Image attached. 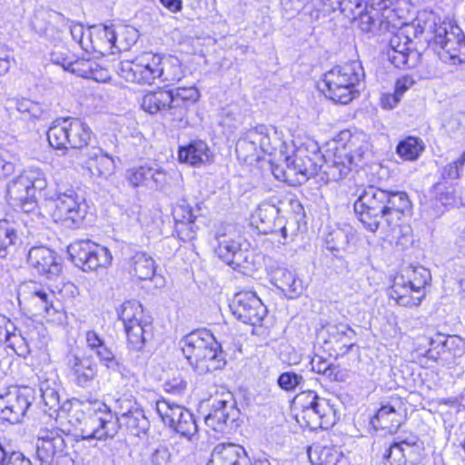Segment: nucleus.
Listing matches in <instances>:
<instances>
[{
  "instance_id": "obj_3",
  "label": "nucleus",
  "mask_w": 465,
  "mask_h": 465,
  "mask_svg": "<svg viewBox=\"0 0 465 465\" xmlns=\"http://www.w3.org/2000/svg\"><path fill=\"white\" fill-rule=\"evenodd\" d=\"M365 74L360 61L353 60L336 65L323 74V92L335 103L347 104L360 94L357 86Z\"/></svg>"
},
{
  "instance_id": "obj_13",
  "label": "nucleus",
  "mask_w": 465,
  "mask_h": 465,
  "mask_svg": "<svg viewBox=\"0 0 465 465\" xmlns=\"http://www.w3.org/2000/svg\"><path fill=\"white\" fill-rule=\"evenodd\" d=\"M5 315L0 314V343L8 342L18 354H29L33 350L39 348V331L36 326L25 331L19 330Z\"/></svg>"
},
{
  "instance_id": "obj_60",
  "label": "nucleus",
  "mask_w": 465,
  "mask_h": 465,
  "mask_svg": "<svg viewBox=\"0 0 465 465\" xmlns=\"http://www.w3.org/2000/svg\"><path fill=\"white\" fill-rule=\"evenodd\" d=\"M465 165V151L455 161L446 164L440 171V175L443 180H455L460 178V175L464 171Z\"/></svg>"
},
{
  "instance_id": "obj_64",
  "label": "nucleus",
  "mask_w": 465,
  "mask_h": 465,
  "mask_svg": "<svg viewBox=\"0 0 465 465\" xmlns=\"http://www.w3.org/2000/svg\"><path fill=\"white\" fill-rule=\"evenodd\" d=\"M178 404L170 402L166 400H161L156 401L155 410L165 425L170 426L173 415L175 414V411H178Z\"/></svg>"
},
{
  "instance_id": "obj_27",
  "label": "nucleus",
  "mask_w": 465,
  "mask_h": 465,
  "mask_svg": "<svg viewBox=\"0 0 465 465\" xmlns=\"http://www.w3.org/2000/svg\"><path fill=\"white\" fill-rule=\"evenodd\" d=\"M173 99L172 92L169 89L158 88L156 91L149 92L143 95L141 106L151 114L169 111L173 115Z\"/></svg>"
},
{
  "instance_id": "obj_25",
  "label": "nucleus",
  "mask_w": 465,
  "mask_h": 465,
  "mask_svg": "<svg viewBox=\"0 0 465 465\" xmlns=\"http://www.w3.org/2000/svg\"><path fill=\"white\" fill-rule=\"evenodd\" d=\"M86 159L84 163L91 175L108 178L115 169L114 160L103 152L99 147H92L85 152Z\"/></svg>"
},
{
  "instance_id": "obj_29",
  "label": "nucleus",
  "mask_w": 465,
  "mask_h": 465,
  "mask_svg": "<svg viewBox=\"0 0 465 465\" xmlns=\"http://www.w3.org/2000/svg\"><path fill=\"white\" fill-rule=\"evenodd\" d=\"M390 297L399 305L406 307H417L424 299V294L414 293L410 284L405 282V276L395 277L391 287Z\"/></svg>"
},
{
  "instance_id": "obj_62",
  "label": "nucleus",
  "mask_w": 465,
  "mask_h": 465,
  "mask_svg": "<svg viewBox=\"0 0 465 465\" xmlns=\"http://www.w3.org/2000/svg\"><path fill=\"white\" fill-rule=\"evenodd\" d=\"M95 29L97 36L104 42L106 50L116 48L117 27L115 28L114 25H102Z\"/></svg>"
},
{
  "instance_id": "obj_28",
  "label": "nucleus",
  "mask_w": 465,
  "mask_h": 465,
  "mask_svg": "<svg viewBox=\"0 0 465 465\" xmlns=\"http://www.w3.org/2000/svg\"><path fill=\"white\" fill-rule=\"evenodd\" d=\"M226 354L218 342V347L210 346L209 349L195 361L192 367L203 375L217 370H222L226 365Z\"/></svg>"
},
{
  "instance_id": "obj_47",
  "label": "nucleus",
  "mask_w": 465,
  "mask_h": 465,
  "mask_svg": "<svg viewBox=\"0 0 465 465\" xmlns=\"http://www.w3.org/2000/svg\"><path fill=\"white\" fill-rule=\"evenodd\" d=\"M158 74L157 79H161L162 82L168 84H173L179 82L184 76V72L178 59H163L161 57V65Z\"/></svg>"
},
{
  "instance_id": "obj_53",
  "label": "nucleus",
  "mask_w": 465,
  "mask_h": 465,
  "mask_svg": "<svg viewBox=\"0 0 465 465\" xmlns=\"http://www.w3.org/2000/svg\"><path fill=\"white\" fill-rule=\"evenodd\" d=\"M173 430L190 441H193L198 437V425L196 424L193 414L188 410L183 417L177 421Z\"/></svg>"
},
{
  "instance_id": "obj_35",
  "label": "nucleus",
  "mask_w": 465,
  "mask_h": 465,
  "mask_svg": "<svg viewBox=\"0 0 465 465\" xmlns=\"http://www.w3.org/2000/svg\"><path fill=\"white\" fill-rule=\"evenodd\" d=\"M312 411L316 417L313 419L305 418L304 420L306 425L312 430L317 428L328 429L336 422L335 410L326 399L320 400Z\"/></svg>"
},
{
  "instance_id": "obj_23",
  "label": "nucleus",
  "mask_w": 465,
  "mask_h": 465,
  "mask_svg": "<svg viewBox=\"0 0 465 465\" xmlns=\"http://www.w3.org/2000/svg\"><path fill=\"white\" fill-rule=\"evenodd\" d=\"M247 451L233 443H220L212 452L208 465H247Z\"/></svg>"
},
{
  "instance_id": "obj_33",
  "label": "nucleus",
  "mask_w": 465,
  "mask_h": 465,
  "mask_svg": "<svg viewBox=\"0 0 465 465\" xmlns=\"http://www.w3.org/2000/svg\"><path fill=\"white\" fill-rule=\"evenodd\" d=\"M129 272L140 281L152 280L155 274V262L144 252H136L128 262Z\"/></svg>"
},
{
  "instance_id": "obj_11",
  "label": "nucleus",
  "mask_w": 465,
  "mask_h": 465,
  "mask_svg": "<svg viewBox=\"0 0 465 465\" xmlns=\"http://www.w3.org/2000/svg\"><path fill=\"white\" fill-rule=\"evenodd\" d=\"M161 56L151 52L143 53L133 61H123L118 74L127 82L152 84L159 76Z\"/></svg>"
},
{
  "instance_id": "obj_45",
  "label": "nucleus",
  "mask_w": 465,
  "mask_h": 465,
  "mask_svg": "<svg viewBox=\"0 0 465 465\" xmlns=\"http://www.w3.org/2000/svg\"><path fill=\"white\" fill-rule=\"evenodd\" d=\"M216 239L218 245L215 248V253L221 260L231 266L236 252L241 249V244L226 233L217 232Z\"/></svg>"
},
{
  "instance_id": "obj_39",
  "label": "nucleus",
  "mask_w": 465,
  "mask_h": 465,
  "mask_svg": "<svg viewBox=\"0 0 465 465\" xmlns=\"http://www.w3.org/2000/svg\"><path fill=\"white\" fill-rule=\"evenodd\" d=\"M324 331L328 333L330 342L341 343L347 352L355 345L356 332L347 323H327Z\"/></svg>"
},
{
  "instance_id": "obj_50",
  "label": "nucleus",
  "mask_w": 465,
  "mask_h": 465,
  "mask_svg": "<svg viewBox=\"0 0 465 465\" xmlns=\"http://www.w3.org/2000/svg\"><path fill=\"white\" fill-rule=\"evenodd\" d=\"M423 149L424 146L420 139L409 136L399 143L396 152L404 160L413 161L420 156Z\"/></svg>"
},
{
  "instance_id": "obj_42",
  "label": "nucleus",
  "mask_w": 465,
  "mask_h": 465,
  "mask_svg": "<svg viewBox=\"0 0 465 465\" xmlns=\"http://www.w3.org/2000/svg\"><path fill=\"white\" fill-rule=\"evenodd\" d=\"M278 213L279 209L276 206L268 203L261 204L256 213V217L259 220L258 230L264 234L277 233L276 218Z\"/></svg>"
},
{
  "instance_id": "obj_9",
  "label": "nucleus",
  "mask_w": 465,
  "mask_h": 465,
  "mask_svg": "<svg viewBox=\"0 0 465 465\" xmlns=\"http://www.w3.org/2000/svg\"><path fill=\"white\" fill-rule=\"evenodd\" d=\"M36 459L40 465H74L64 438L57 429H41L37 434Z\"/></svg>"
},
{
  "instance_id": "obj_57",
  "label": "nucleus",
  "mask_w": 465,
  "mask_h": 465,
  "mask_svg": "<svg viewBox=\"0 0 465 465\" xmlns=\"http://www.w3.org/2000/svg\"><path fill=\"white\" fill-rule=\"evenodd\" d=\"M0 465H32V462L21 451L6 450L0 442Z\"/></svg>"
},
{
  "instance_id": "obj_12",
  "label": "nucleus",
  "mask_w": 465,
  "mask_h": 465,
  "mask_svg": "<svg viewBox=\"0 0 465 465\" xmlns=\"http://www.w3.org/2000/svg\"><path fill=\"white\" fill-rule=\"evenodd\" d=\"M434 44L444 63L465 64V35L459 27L447 30L446 25H436Z\"/></svg>"
},
{
  "instance_id": "obj_31",
  "label": "nucleus",
  "mask_w": 465,
  "mask_h": 465,
  "mask_svg": "<svg viewBox=\"0 0 465 465\" xmlns=\"http://www.w3.org/2000/svg\"><path fill=\"white\" fill-rule=\"evenodd\" d=\"M332 4L337 5V7H333L334 10L339 9L343 14L347 11L353 13L352 5H354L355 8L359 10V26L363 32L373 33L380 25L379 17L361 11L362 2L361 0H355L354 2L352 0H332Z\"/></svg>"
},
{
  "instance_id": "obj_24",
  "label": "nucleus",
  "mask_w": 465,
  "mask_h": 465,
  "mask_svg": "<svg viewBox=\"0 0 465 465\" xmlns=\"http://www.w3.org/2000/svg\"><path fill=\"white\" fill-rule=\"evenodd\" d=\"M363 153L361 148H359L353 153H335L331 163L328 164L324 171L327 179L339 181L346 177L352 168L361 161Z\"/></svg>"
},
{
  "instance_id": "obj_46",
  "label": "nucleus",
  "mask_w": 465,
  "mask_h": 465,
  "mask_svg": "<svg viewBox=\"0 0 465 465\" xmlns=\"http://www.w3.org/2000/svg\"><path fill=\"white\" fill-rule=\"evenodd\" d=\"M122 420L129 432L137 437L146 434L150 429V421L142 406L122 418Z\"/></svg>"
},
{
  "instance_id": "obj_14",
  "label": "nucleus",
  "mask_w": 465,
  "mask_h": 465,
  "mask_svg": "<svg viewBox=\"0 0 465 465\" xmlns=\"http://www.w3.org/2000/svg\"><path fill=\"white\" fill-rule=\"evenodd\" d=\"M35 398L36 392L31 387L13 388L3 398L4 407L1 409V418L11 424L21 422Z\"/></svg>"
},
{
  "instance_id": "obj_17",
  "label": "nucleus",
  "mask_w": 465,
  "mask_h": 465,
  "mask_svg": "<svg viewBox=\"0 0 465 465\" xmlns=\"http://www.w3.org/2000/svg\"><path fill=\"white\" fill-rule=\"evenodd\" d=\"M411 33L414 34L413 27L405 25L393 34L390 39L387 53L388 60L397 68L404 69L415 64L414 60L411 61V58L416 57V53L411 46L412 45Z\"/></svg>"
},
{
  "instance_id": "obj_7",
  "label": "nucleus",
  "mask_w": 465,
  "mask_h": 465,
  "mask_svg": "<svg viewBox=\"0 0 465 465\" xmlns=\"http://www.w3.org/2000/svg\"><path fill=\"white\" fill-rule=\"evenodd\" d=\"M46 184L41 170L27 169L8 183L6 199L15 208L29 213L36 206V192L44 190Z\"/></svg>"
},
{
  "instance_id": "obj_51",
  "label": "nucleus",
  "mask_w": 465,
  "mask_h": 465,
  "mask_svg": "<svg viewBox=\"0 0 465 465\" xmlns=\"http://www.w3.org/2000/svg\"><path fill=\"white\" fill-rule=\"evenodd\" d=\"M312 370L324 375L330 381H339L342 380V371L338 365L330 363L322 356L315 355L311 361Z\"/></svg>"
},
{
  "instance_id": "obj_2",
  "label": "nucleus",
  "mask_w": 465,
  "mask_h": 465,
  "mask_svg": "<svg viewBox=\"0 0 465 465\" xmlns=\"http://www.w3.org/2000/svg\"><path fill=\"white\" fill-rule=\"evenodd\" d=\"M142 405L129 392L123 393L114 399V412L104 402L95 401L93 404V414L89 416L85 428L82 430L84 440H103L114 438L120 429V418L134 411Z\"/></svg>"
},
{
  "instance_id": "obj_63",
  "label": "nucleus",
  "mask_w": 465,
  "mask_h": 465,
  "mask_svg": "<svg viewBox=\"0 0 465 465\" xmlns=\"http://www.w3.org/2000/svg\"><path fill=\"white\" fill-rule=\"evenodd\" d=\"M277 382L280 388L286 391H291L298 387H302L304 383V379L300 374L292 371H286L278 377Z\"/></svg>"
},
{
  "instance_id": "obj_4",
  "label": "nucleus",
  "mask_w": 465,
  "mask_h": 465,
  "mask_svg": "<svg viewBox=\"0 0 465 465\" xmlns=\"http://www.w3.org/2000/svg\"><path fill=\"white\" fill-rule=\"evenodd\" d=\"M18 300L36 314L46 317L47 321L63 323L66 318L54 292L46 285L36 282L23 283L18 291Z\"/></svg>"
},
{
  "instance_id": "obj_22",
  "label": "nucleus",
  "mask_w": 465,
  "mask_h": 465,
  "mask_svg": "<svg viewBox=\"0 0 465 465\" xmlns=\"http://www.w3.org/2000/svg\"><path fill=\"white\" fill-rule=\"evenodd\" d=\"M27 261L39 274L45 275L47 278L58 275L62 269L55 252L45 246L31 248L27 255Z\"/></svg>"
},
{
  "instance_id": "obj_55",
  "label": "nucleus",
  "mask_w": 465,
  "mask_h": 465,
  "mask_svg": "<svg viewBox=\"0 0 465 465\" xmlns=\"http://www.w3.org/2000/svg\"><path fill=\"white\" fill-rule=\"evenodd\" d=\"M242 114L237 105H229L223 108L220 114V124L227 128L228 131H232L241 124Z\"/></svg>"
},
{
  "instance_id": "obj_52",
  "label": "nucleus",
  "mask_w": 465,
  "mask_h": 465,
  "mask_svg": "<svg viewBox=\"0 0 465 465\" xmlns=\"http://www.w3.org/2000/svg\"><path fill=\"white\" fill-rule=\"evenodd\" d=\"M324 398L319 397L313 391H302L295 397V403L301 408V416L304 420L305 418H315L316 416L312 411L314 406L318 404L320 400Z\"/></svg>"
},
{
  "instance_id": "obj_1",
  "label": "nucleus",
  "mask_w": 465,
  "mask_h": 465,
  "mask_svg": "<svg viewBox=\"0 0 465 465\" xmlns=\"http://www.w3.org/2000/svg\"><path fill=\"white\" fill-rule=\"evenodd\" d=\"M411 210V203L405 192L375 185L363 188L354 203L356 215L371 232H376L382 222L388 226H397Z\"/></svg>"
},
{
  "instance_id": "obj_40",
  "label": "nucleus",
  "mask_w": 465,
  "mask_h": 465,
  "mask_svg": "<svg viewBox=\"0 0 465 465\" xmlns=\"http://www.w3.org/2000/svg\"><path fill=\"white\" fill-rule=\"evenodd\" d=\"M258 134L252 128L242 134L235 145V152L243 161H257L262 158L256 138Z\"/></svg>"
},
{
  "instance_id": "obj_5",
  "label": "nucleus",
  "mask_w": 465,
  "mask_h": 465,
  "mask_svg": "<svg viewBox=\"0 0 465 465\" xmlns=\"http://www.w3.org/2000/svg\"><path fill=\"white\" fill-rule=\"evenodd\" d=\"M49 206L54 220L71 228L79 227L86 214L84 197L71 185L57 184Z\"/></svg>"
},
{
  "instance_id": "obj_19",
  "label": "nucleus",
  "mask_w": 465,
  "mask_h": 465,
  "mask_svg": "<svg viewBox=\"0 0 465 465\" xmlns=\"http://www.w3.org/2000/svg\"><path fill=\"white\" fill-rule=\"evenodd\" d=\"M66 366L71 381L83 389L91 388L98 374V364L91 356L70 355Z\"/></svg>"
},
{
  "instance_id": "obj_48",
  "label": "nucleus",
  "mask_w": 465,
  "mask_h": 465,
  "mask_svg": "<svg viewBox=\"0 0 465 465\" xmlns=\"http://www.w3.org/2000/svg\"><path fill=\"white\" fill-rule=\"evenodd\" d=\"M405 282L410 284L414 293L425 295V286L430 280V272L422 266L409 268L405 271Z\"/></svg>"
},
{
  "instance_id": "obj_30",
  "label": "nucleus",
  "mask_w": 465,
  "mask_h": 465,
  "mask_svg": "<svg viewBox=\"0 0 465 465\" xmlns=\"http://www.w3.org/2000/svg\"><path fill=\"white\" fill-rule=\"evenodd\" d=\"M309 460L312 465H345L343 453L331 446L313 444L307 450Z\"/></svg>"
},
{
  "instance_id": "obj_36",
  "label": "nucleus",
  "mask_w": 465,
  "mask_h": 465,
  "mask_svg": "<svg viewBox=\"0 0 465 465\" xmlns=\"http://www.w3.org/2000/svg\"><path fill=\"white\" fill-rule=\"evenodd\" d=\"M173 94V115L182 118L189 106L193 105L200 97L198 89L194 86L178 87L169 89Z\"/></svg>"
},
{
  "instance_id": "obj_54",
  "label": "nucleus",
  "mask_w": 465,
  "mask_h": 465,
  "mask_svg": "<svg viewBox=\"0 0 465 465\" xmlns=\"http://www.w3.org/2000/svg\"><path fill=\"white\" fill-rule=\"evenodd\" d=\"M138 38L139 33L134 27L120 25L117 27L115 49L126 51L137 42Z\"/></svg>"
},
{
  "instance_id": "obj_8",
  "label": "nucleus",
  "mask_w": 465,
  "mask_h": 465,
  "mask_svg": "<svg viewBox=\"0 0 465 465\" xmlns=\"http://www.w3.org/2000/svg\"><path fill=\"white\" fill-rule=\"evenodd\" d=\"M116 311L119 320L124 323L129 348L136 351L143 350L153 338V326L143 319L142 304L136 300H128Z\"/></svg>"
},
{
  "instance_id": "obj_59",
  "label": "nucleus",
  "mask_w": 465,
  "mask_h": 465,
  "mask_svg": "<svg viewBox=\"0 0 465 465\" xmlns=\"http://www.w3.org/2000/svg\"><path fill=\"white\" fill-rule=\"evenodd\" d=\"M99 361L109 370L113 371H120L123 367L122 363L117 360L113 351L104 343L94 351Z\"/></svg>"
},
{
  "instance_id": "obj_49",
  "label": "nucleus",
  "mask_w": 465,
  "mask_h": 465,
  "mask_svg": "<svg viewBox=\"0 0 465 465\" xmlns=\"http://www.w3.org/2000/svg\"><path fill=\"white\" fill-rule=\"evenodd\" d=\"M292 156H295L298 163H301L300 164L302 163V158H311L318 163H327L318 143L312 138H306L299 144H295V151Z\"/></svg>"
},
{
  "instance_id": "obj_38",
  "label": "nucleus",
  "mask_w": 465,
  "mask_h": 465,
  "mask_svg": "<svg viewBox=\"0 0 465 465\" xmlns=\"http://www.w3.org/2000/svg\"><path fill=\"white\" fill-rule=\"evenodd\" d=\"M252 131L258 134L256 138L260 153L272 155L282 144L276 130L264 124H258L252 128Z\"/></svg>"
},
{
  "instance_id": "obj_10",
  "label": "nucleus",
  "mask_w": 465,
  "mask_h": 465,
  "mask_svg": "<svg viewBox=\"0 0 465 465\" xmlns=\"http://www.w3.org/2000/svg\"><path fill=\"white\" fill-rule=\"evenodd\" d=\"M71 261L84 272L96 271L112 263L110 251L91 240H77L67 247Z\"/></svg>"
},
{
  "instance_id": "obj_41",
  "label": "nucleus",
  "mask_w": 465,
  "mask_h": 465,
  "mask_svg": "<svg viewBox=\"0 0 465 465\" xmlns=\"http://www.w3.org/2000/svg\"><path fill=\"white\" fill-rule=\"evenodd\" d=\"M39 391L44 404V412L51 418L57 415L58 411L62 409V405L55 382L50 381H42Z\"/></svg>"
},
{
  "instance_id": "obj_34",
  "label": "nucleus",
  "mask_w": 465,
  "mask_h": 465,
  "mask_svg": "<svg viewBox=\"0 0 465 465\" xmlns=\"http://www.w3.org/2000/svg\"><path fill=\"white\" fill-rule=\"evenodd\" d=\"M178 158L181 163L199 166L210 160V150L203 141H193L184 147H180Z\"/></svg>"
},
{
  "instance_id": "obj_43",
  "label": "nucleus",
  "mask_w": 465,
  "mask_h": 465,
  "mask_svg": "<svg viewBox=\"0 0 465 465\" xmlns=\"http://www.w3.org/2000/svg\"><path fill=\"white\" fill-rule=\"evenodd\" d=\"M439 341V345H440V351L434 353V349H430L427 351V357L429 359H432L437 361L440 357V353L445 354L449 353L453 358L460 357L465 351V342L459 336H448L441 337Z\"/></svg>"
},
{
  "instance_id": "obj_44",
  "label": "nucleus",
  "mask_w": 465,
  "mask_h": 465,
  "mask_svg": "<svg viewBox=\"0 0 465 465\" xmlns=\"http://www.w3.org/2000/svg\"><path fill=\"white\" fill-rule=\"evenodd\" d=\"M17 241L15 223L6 219L0 220V258L9 255Z\"/></svg>"
},
{
  "instance_id": "obj_56",
  "label": "nucleus",
  "mask_w": 465,
  "mask_h": 465,
  "mask_svg": "<svg viewBox=\"0 0 465 465\" xmlns=\"http://www.w3.org/2000/svg\"><path fill=\"white\" fill-rule=\"evenodd\" d=\"M151 166L134 167L126 172V178L134 187L149 186Z\"/></svg>"
},
{
  "instance_id": "obj_37",
  "label": "nucleus",
  "mask_w": 465,
  "mask_h": 465,
  "mask_svg": "<svg viewBox=\"0 0 465 465\" xmlns=\"http://www.w3.org/2000/svg\"><path fill=\"white\" fill-rule=\"evenodd\" d=\"M273 280L277 288L292 298L302 292V282L289 269H276L273 272Z\"/></svg>"
},
{
  "instance_id": "obj_18",
  "label": "nucleus",
  "mask_w": 465,
  "mask_h": 465,
  "mask_svg": "<svg viewBox=\"0 0 465 465\" xmlns=\"http://www.w3.org/2000/svg\"><path fill=\"white\" fill-rule=\"evenodd\" d=\"M67 25L68 19L63 14L46 8L37 9L32 19L34 30L39 35L51 41L60 39V35Z\"/></svg>"
},
{
  "instance_id": "obj_16",
  "label": "nucleus",
  "mask_w": 465,
  "mask_h": 465,
  "mask_svg": "<svg viewBox=\"0 0 465 465\" xmlns=\"http://www.w3.org/2000/svg\"><path fill=\"white\" fill-rule=\"evenodd\" d=\"M230 308L238 320L253 326L261 324L267 314V308L252 292L236 293Z\"/></svg>"
},
{
  "instance_id": "obj_61",
  "label": "nucleus",
  "mask_w": 465,
  "mask_h": 465,
  "mask_svg": "<svg viewBox=\"0 0 465 465\" xmlns=\"http://www.w3.org/2000/svg\"><path fill=\"white\" fill-rule=\"evenodd\" d=\"M175 223L194 222L196 214L193 208L185 201L179 202L173 210Z\"/></svg>"
},
{
  "instance_id": "obj_6",
  "label": "nucleus",
  "mask_w": 465,
  "mask_h": 465,
  "mask_svg": "<svg viewBox=\"0 0 465 465\" xmlns=\"http://www.w3.org/2000/svg\"><path fill=\"white\" fill-rule=\"evenodd\" d=\"M93 135L89 125L79 118L56 119L47 131L50 146L56 150L83 149Z\"/></svg>"
},
{
  "instance_id": "obj_32",
  "label": "nucleus",
  "mask_w": 465,
  "mask_h": 465,
  "mask_svg": "<svg viewBox=\"0 0 465 465\" xmlns=\"http://www.w3.org/2000/svg\"><path fill=\"white\" fill-rule=\"evenodd\" d=\"M401 420L402 415L395 405L387 403L378 410L371 422L375 429L380 428L392 433L399 429Z\"/></svg>"
},
{
  "instance_id": "obj_15",
  "label": "nucleus",
  "mask_w": 465,
  "mask_h": 465,
  "mask_svg": "<svg viewBox=\"0 0 465 465\" xmlns=\"http://www.w3.org/2000/svg\"><path fill=\"white\" fill-rule=\"evenodd\" d=\"M422 442L415 435L398 437L390 444L384 459L391 465H418L422 460Z\"/></svg>"
},
{
  "instance_id": "obj_58",
  "label": "nucleus",
  "mask_w": 465,
  "mask_h": 465,
  "mask_svg": "<svg viewBox=\"0 0 465 465\" xmlns=\"http://www.w3.org/2000/svg\"><path fill=\"white\" fill-rule=\"evenodd\" d=\"M326 248L331 252H340L346 249L349 244L348 234L342 230H334L331 232L325 239Z\"/></svg>"
},
{
  "instance_id": "obj_21",
  "label": "nucleus",
  "mask_w": 465,
  "mask_h": 465,
  "mask_svg": "<svg viewBox=\"0 0 465 465\" xmlns=\"http://www.w3.org/2000/svg\"><path fill=\"white\" fill-rule=\"evenodd\" d=\"M239 410L228 400H219L213 403L211 412L205 417L206 425L218 432H224L238 420Z\"/></svg>"
},
{
  "instance_id": "obj_26",
  "label": "nucleus",
  "mask_w": 465,
  "mask_h": 465,
  "mask_svg": "<svg viewBox=\"0 0 465 465\" xmlns=\"http://www.w3.org/2000/svg\"><path fill=\"white\" fill-rule=\"evenodd\" d=\"M286 171L283 173V177L286 176H297L296 181L302 183L307 181L310 177L315 176L319 172L326 170L327 163H318L311 158H302V163H298L295 156H288L285 159Z\"/></svg>"
},
{
  "instance_id": "obj_20",
  "label": "nucleus",
  "mask_w": 465,
  "mask_h": 465,
  "mask_svg": "<svg viewBox=\"0 0 465 465\" xmlns=\"http://www.w3.org/2000/svg\"><path fill=\"white\" fill-rule=\"evenodd\" d=\"M182 351L192 366L209 349L218 347V341L207 329H198L185 335L182 341Z\"/></svg>"
}]
</instances>
